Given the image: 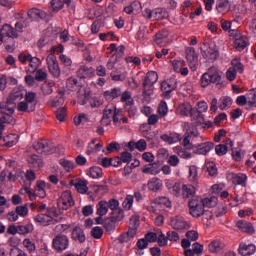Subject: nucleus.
<instances>
[{
  "mask_svg": "<svg viewBox=\"0 0 256 256\" xmlns=\"http://www.w3.org/2000/svg\"><path fill=\"white\" fill-rule=\"evenodd\" d=\"M213 149V143L211 142H205L203 144H199L196 148V153L198 155H207L209 151Z\"/></svg>",
  "mask_w": 256,
  "mask_h": 256,
  "instance_id": "nucleus-36",
  "label": "nucleus"
},
{
  "mask_svg": "<svg viewBox=\"0 0 256 256\" xmlns=\"http://www.w3.org/2000/svg\"><path fill=\"white\" fill-rule=\"evenodd\" d=\"M136 235H137V228L129 227L127 233L122 234L119 237V241H121V243H127V241H129L130 239H133V237H135Z\"/></svg>",
  "mask_w": 256,
  "mask_h": 256,
  "instance_id": "nucleus-39",
  "label": "nucleus"
},
{
  "mask_svg": "<svg viewBox=\"0 0 256 256\" xmlns=\"http://www.w3.org/2000/svg\"><path fill=\"white\" fill-rule=\"evenodd\" d=\"M45 79H47V72L43 69L36 70L35 80L45 81Z\"/></svg>",
  "mask_w": 256,
  "mask_h": 256,
  "instance_id": "nucleus-64",
  "label": "nucleus"
},
{
  "mask_svg": "<svg viewBox=\"0 0 256 256\" xmlns=\"http://www.w3.org/2000/svg\"><path fill=\"white\" fill-rule=\"evenodd\" d=\"M24 101H21L23 99ZM8 101L10 103H15L21 101L17 104L16 109L20 113H33L37 109V93L35 92H26L25 95L23 91L19 89H14L11 94L8 96Z\"/></svg>",
  "mask_w": 256,
  "mask_h": 256,
  "instance_id": "nucleus-1",
  "label": "nucleus"
},
{
  "mask_svg": "<svg viewBox=\"0 0 256 256\" xmlns=\"http://www.w3.org/2000/svg\"><path fill=\"white\" fill-rule=\"evenodd\" d=\"M189 180L192 183H197V181H199V174L197 171V166H195V165H192L189 168Z\"/></svg>",
  "mask_w": 256,
  "mask_h": 256,
  "instance_id": "nucleus-50",
  "label": "nucleus"
},
{
  "mask_svg": "<svg viewBox=\"0 0 256 256\" xmlns=\"http://www.w3.org/2000/svg\"><path fill=\"white\" fill-rule=\"evenodd\" d=\"M232 68L236 73H243V64H241V60L240 59H234L232 60L231 63Z\"/></svg>",
  "mask_w": 256,
  "mask_h": 256,
  "instance_id": "nucleus-56",
  "label": "nucleus"
},
{
  "mask_svg": "<svg viewBox=\"0 0 256 256\" xmlns=\"http://www.w3.org/2000/svg\"><path fill=\"white\" fill-rule=\"evenodd\" d=\"M121 103H125V107H131V105H135V100H133V96L130 91H122L120 95Z\"/></svg>",
  "mask_w": 256,
  "mask_h": 256,
  "instance_id": "nucleus-25",
  "label": "nucleus"
},
{
  "mask_svg": "<svg viewBox=\"0 0 256 256\" xmlns=\"http://www.w3.org/2000/svg\"><path fill=\"white\" fill-rule=\"evenodd\" d=\"M230 177L234 185H242V187L247 186V175L232 173L230 174Z\"/></svg>",
  "mask_w": 256,
  "mask_h": 256,
  "instance_id": "nucleus-24",
  "label": "nucleus"
},
{
  "mask_svg": "<svg viewBox=\"0 0 256 256\" xmlns=\"http://www.w3.org/2000/svg\"><path fill=\"white\" fill-rule=\"evenodd\" d=\"M91 235L94 239H101L103 237V228L99 226L92 228Z\"/></svg>",
  "mask_w": 256,
  "mask_h": 256,
  "instance_id": "nucleus-63",
  "label": "nucleus"
},
{
  "mask_svg": "<svg viewBox=\"0 0 256 256\" xmlns=\"http://www.w3.org/2000/svg\"><path fill=\"white\" fill-rule=\"evenodd\" d=\"M188 207L190 215L195 217L196 219H199V217L203 216V213H205V208L203 206V198L199 196L192 198L188 202Z\"/></svg>",
  "mask_w": 256,
  "mask_h": 256,
  "instance_id": "nucleus-3",
  "label": "nucleus"
},
{
  "mask_svg": "<svg viewBox=\"0 0 256 256\" xmlns=\"http://www.w3.org/2000/svg\"><path fill=\"white\" fill-rule=\"evenodd\" d=\"M28 161L34 169H41L43 167V159L36 154L31 155Z\"/></svg>",
  "mask_w": 256,
  "mask_h": 256,
  "instance_id": "nucleus-42",
  "label": "nucleus"
},
{
  "mask_svg": "<svg viewBox=\"0 0 256 256\" xmlns=\"http://www.w3.org/2000/svg\"><path fill=\"white\" fill-rule=\"evenodd\" d=\"M15 103L6 101L0 102V128L3 129V125H15Z\"/></svg>",
  "mask_w": 256,
  "mask_h": 256,
  "instance_id": "nucleus-2",
  "label": "nucleus"
},
{
  "mask_svg": "<svg viewBox=\"0 0 256 256\" xmlns=\"http://www.w3.org/2000/svg\"><path fill=\"white\" fill-rule=\"evenodd\" d=\"M159 76L157 75V72L155 71H150L146 74L144 81H143V96L144 97H149L152 93L153 90H151V87L155 85L156 81H158Z\"/></svg>",
  "mask_w": 256,
  "mask_h": 256,
  "instance_id": "nucleus-4",
  "label": "nucleus"
},
{
  "mask_svg": "<svg viewBox=\"0 0 256 256\" xmlns=\"http://www.w3.org/2000/svg\"><path fill=\"white\" fill-rule=\"evenodd\" d=\"M92 191L94 195H91V192H89L88 195H90L91 201H95V196L99 194L103 195V193H107L108 188H107V185H94L92 187Z\"/></svg>",
  "mask_w": 256,
  "mask_h": 256,
  "instance_id": "nucleus-37",
  "label": "nucleus"
},
{
  "mask_svg": "<svg viewBox=\"0 0 256 256\" xmlns=\"http://www.w3.org/2000/svg\"><path fill=\"white\" fill-rule=\"evenodd\" d=\"M59 163L61 167H63L64 170H66L67 173L70 171H73L75 169V162L67 159H60Z\"/></svg>",
  "mask_w": 256,
  "mask_h": 256,
  "instance_id": "nucleus-47",
  "label": "nucleus"
},
{
  "mask_svg": "<svg viewBox=\"0 0 256 256\" xmlns=\"http://www.w3.org/2000/svg\"><path fill=\"white\" fill-rule=\"evenodd\" d=\"M34 221L39 223V225H43V227H47L53 221V217L51 215L38 214L34 217Z\"/></svg>",
  "mask_w": 256,
  "mask_h": 256,
  "instance_id": "nucleus-28",
  "label": "nucleus"
},
{
  "mask_svg": "<svg viewBox=\"0 0 256 256\" xmlns=\"http://www.w3.org/2000/svg\"><path fill=\"white\" fill-rule=\"evenodd\" d=\"M195 188L193 187V185L188 184V185H183L182 186V197L183 199H189L191 197H193V195H195Z\"/></svg>",
  "mask_w": 256,
  "mask_h": 256,
  "instance_id": "nucleus-40",
  "label": "nucleus"
},
{
  "mask_svg": "<svg viewBox=\"0 0 256 256\" xmlns=\"http://www.w3.org/2000/svg\"><path fill=\"white\" fill-rule=\"evenodd\" d=\"M103 97L106 101H115V99H119V97H121V88L114 87L110 90H106L103 93Z\"/></svg>",
  "mask_w": 256,
  "mask_h": 256,
  "instance_id": "nucleus-12",
  "label": "nucleus"
},
{
  "mask_svg": "<svg viewBox=\"0 0 256 256\" xmlns=\"http://www.w3.org/2000/svg\"><path fill=\"white\" fill-rule=\"evenodd\" d=\"M142 173H145L146 175H159L161 170H159V167L156 164H146L141 169Z\"/></svg>",
  "mask_w": 256,
  "mask_h": 256,
  "instance_id": "nucleus-29",
  "label": "nucleus"
},
{
  "mask_svg": "<svg viewBox=\"0 0 256 256\" xmlns=\"http://www.w3.org/2000/svg\"><path fill=\"white\" fill-rule=\"evenodd\" d=\"M77 75L80 79L91 78L95 76V69H93V67L80 66Z\"/></svg>",
  "mask_w": 256,
  "mask_h": 256,
  "instance_id": "nucleus-18",
  "label": "nucleus"
},
{
  "mask_svg": "<svg viewBox=\"0 0 256 256\" xmlns=\"http://www.w3.org/2000/svg\"><path fill=\"white\" fill-rule=\"evenodd\" d=\"M208 249L210 253H215L217 255L219 253H223V249H225V244L221 240H213L208 245Z\"/></svg>",
  "mask_w": 256,
  "mask_h": 256,
  "instance_id": "nucleus-21",
  "label": "nucleus"
},
{
  "mask_svg": "<svg viewBox=\"0 0 256 256\" xmlns=\"http://www.w3.org/2000/svg\"><path fill=\"white\" fill-rule=\"evenodd\" d=\"M75 205V202H73V197L71 196L70 191H64L60 198L58 199V207L59 209H63L67 211L70 207H73Z\"/></svg>",
  "mask_w": 256,
  "mask_h": 256,
  "instance_id": "nucleus-8",
  "label": "nucleus"
},
{
  "mask_svg": "<svg viewBox=\"0 0 256 256\" xmlns=\"http://www.w3.org/2000/svg\"><path fill=\"white\" fill-rule=\"evenodd\" d=\"M72 239L74 241H79V243H85V232L81 229V227H74L72 230Z\"/></svg>",
  "mask_w": 256,
  "mask_h": 256,
  "instance_id": "nucleus-27",
  "label": "nucleus"
},
{
  "mask_svg": "<svg viewBox=\"0 0 256 256\" xmlns=\"http://www.w3.org/2000/svg\"><path fill=\"white\" fill-rule=\"evenodd\" d=\"M206 169L210 175V177H217V166L214 162H207Z\"/></svg>",
  "mask_w": 256,
  "mask_h": 256,
  "instance_id": "nucleus-55",
  "label": "nucleus"
},
{
  "mask_svg": "<svg viewBox=\"0 0 256 256\" xmlns=\"http://www.w3.org/2000/svg\"><path fill=\"white\" fill-rule=\"evenodd\" d=\"M255 251L256 247L253 244L247 245L245 243H241L238 248V253L242 256H251L255 254Z\"/></svg>",
  "mask_w": 256,
  "mask_h": 256,
  "instance_id": "nucleus-20",
  "label": "nucleus"
},
{
  "mask_svg": "<svg viewBox=\"0 0 256 256\" xmlns=\"http://www.w3.org/2000/svg\"><path fill=\"white\" fill-rule=\"evenodd\" d=\"M217 201L218 199L215 196H212L210 198H204L202 199L203 207H215L217 205Z\"/></svg>",
  "mask_w": 256,
  "mask_h": 256,
  "instance_id": "nucleus-53",
  "label": "nucleus"
},
{
  "mask_svg": "<svg viewBox=\"0 0 256 256\" xmlns=\"http://www.w3.org/2000/svg\"><path fill=\"white\" fill-rule=\"evenodd\" d=\"M102 148H103L102 143L95 144V140H92L88 146L87 153L88 155L91 153H97V151H101Z\"/></svg>",
  "mask_w": 256,
  "mask_h": 256,
  "instance_id": "nucleus-52",
  "label": "nucleus"
},
{
  "mask_svg": "<svg viewBox=\"0 0 256 256\" xmlns=\"http://www.w3.org/2000/svg\"><path fill=\"white\" fill-rule=\"evenodd\" d=\"M33 149L40 155H51V153H55V146L47 140H38L34 142Z\"/></svg>",
  "mask_w": 256,
  "mask_h": 256,
  "instance_id": "nucleus-6",
  "label": "nucleus"
},
{
  "mask_svg": "<svg viewBox=\"0 0 256 256\" xmlns=\"http://www.w3.org/2000/svg\"><path fill=\"white\" fill-rule=\"evenodd\" d=\"M177 89V79L176 78H170L168 80H165L161 84V90L165 93H171L172 91H175Z\"/></svg>",
  "mask_w": 256,
  "mask_h": 256,
  "instance_id": "nucleus-17",
  "label": "nucleus"
},
{
  "mask_svg": "<svg viewBox=\"0 0 256 256\" xmlns=\"http://www.w3.org/2000/svg\"><path fill=\"white\" fill-rule=\"evenodd\" d=\"M47 67L49 73L55 78L59 79L61 77V68H59V63L57 62V57L55 55L50 54L46 58Z\"/></svg>",
  "mask_w": 256,
  "mask_h": 256,
  "instance_id": "nucleus-7",
  "label": "nucleus"
},
{
  "mask_svg": "<svg viewBox=\"0 0 256 256\" xmlns=\"http://www.w3.org/2000/svg\"><path fill=\"white\" fill-rule=\"evenodd\" d=\"M178 113L182 117H187V115H193V106L189 103L180 104L178 107Z\"/></svg>",
  "mask_w": 256,
  "mask_h": 256,
  "instance_id": "nucleus-33",
  "label": "nucleus"
},
{
  "mask_svg": "<svg viewBox=\"0 0 256 256\" xmlns=\"http://www.w3.org/2000/svg\"><path fill=\"white\" fill-rule=\"evenodd\" d=\"M226 145H229V147L231 148L232 158L234 159V161H241V149H234L231 139L226 140Z\"/></svg>",
  "mask_w": 256,
  "mask_h": 256,
  "instance_id": "nucleus-45",
  "label": "nucleus"
},
{
  "mask_svg": "<svg viewBox=\"0 0 256 256\" xmlns=\"http://www.w3.org/2000/svg\"><path fill=\"white\" fill-rule=\"evenodd\" d=\"M167 17H169V13L167 12V10H165V8H156L153 11V19L155 21H159L161 19H167Z\"/></svg>",
  "mask_w": 256,
  "mask_h": 256,
  "instance_id": "nucleus-41",
  "label": "nucleus"
},
{
  "mask_svg": "<svg viewBox=\"0 0 256 256\" xmlns=\"http://www.w3.org/2000/svg\"><path fill=\"white\" fill-rule=\"evenodd\" d=\"M147 187L149 191H154L156 193L157 191H161L163 181L157 177H154L148 181Z\"/></svg>",
  "mask_w": 256,
  "mask_h": 256,
  "instance_id": "nucleus-22",
  "label": "nucleus"
},
{
  "mask_svg": "<svg viewBox=\"0 0 256 256\" xmlns=\"http://www.w3.org/2000/svg\"><path fill=\"white\" fill-rule=\"evenodd\" d=\"M29 66L26 70V73L29 75H32V73H35L37 69H39V65H41V60L37 57H32V59L28 62Z\"/></svg>",
  "mask_w": 256,
  "mask_h": 256,
  "instance_id": "nucleus-34",
  "label": "nucleus"
},
{
  "mask_svg": "<svg viewBox=\"0 0 256 256\" xmlns=\"http://www.w3.org/2000/svg\"><path fill=\"white\" fill-rule=\"evenodd\" d=\"M51 8L53 11L57 12V11H61V9H63V5H65V3L61 0H52L50 2Z\"/></svg>",
  "mask_w": 256,
  "mask_h": 256,
  "instance_id": "nucleus-61",
  "label": "nucleus"
},
{
  "mask_svg": "<svg viewBox=\"0 0 256 256\" xmlns=\"http://www.w3.org/2000/svg\"><path fill=\"white\" fill-rule=\"evenodd\" d=\"M196 124L198 125H204V127H212L213 123L211 121H205V118L203 117V114H201V111H196Z\"/></svg>",
  "mask_w": 256,
  "mask_h": 256,
  "instance_id": "nucleus-49",
  "label": "nucleus"
},
{
  "mask_svg": "<svg viewBox=\"0 0 256 256\" xmlns=\"http://www.w3.org/2000/svg\"><path fill=\"white\" fill-rule=\"evenodd\" d=\"M70 185H73L75 189L78 191V193L85 194L88 191L87 187V181L85 180H78V182H73V180L70 181Z\"/></svg>",
  "mask_w": 256,
  "mask_h": 256,
  "instance_id": "nucleus-38",
  "label": "nucleus"
},
{
  "mask_svg": "<svg viewBox=\"0 0 256 256\" xmlns=\"http://www.w3.org/2000/svg\"><path fill=\"white\" fill-rule=\"evenodd\" d=\"M216 10L221 15H225L229 11V0H218Z\"/></svg>",
  "mask_w": 256,
  "mask_h": 256,
  "instance_id": "nucleus-43",
  "label": "nucleus"
},
{
  "mask_svg": "<svg viewBox=\"0 0 256 256\" xmlns=\"http://www.w3.org/2000/svg\"><path fill=\"white\" fill-rule=\"evenodd\" d=\"M34 192L37 194L38 197H40V199H45L47 197V193L45 192V181H37Z\"/></svg>",
  "mask_w": 256,
  "mask_h": 256,
  "instance_id": "nucleus-35",
  "label": "nucleus"
},
{
  "mask_svg": "<svg viewBox=\"0 0 256 256\" xmlns=\"http://www.w3.org/2000/svg\"><path fill=\"white\" fill-rule=\"evenodd\" d=\"M202 253H203V245L199 244L198 242L192 245V249H188L184 251L185 256L201 255Z\"/></svg>",
  "mask_w": 256,
  "mask_h": 256,
  "instance_id": "nucleus-32",
  "label": "nucleus"
},
{
  "mask_svg": "<svg viewBox=\"0 0 256 256\" xmlns=\"http://www.w3.org/2000/svg\"><path fill=\"white\" fill-rule=\"evenodd\" d=\"M154 43L159 45L160 47H165V45H169V31L162 30L158 32L154 37Z\"/></svg>",
  "mask_w": 256,
  "mask_h": 256,
  "instance_id": "nucleus-11",
  "label": "nucleus"
},
{
  "mask_svg": "<svg viewBox=\"0 0 256 256\" xmlns=\"http://www.w3.org/2000/svg\"><path fill=\"white\" fill-rule=\"evenodd\" d=\"M115 225H117V222L110 216L104 220V229L111 233V231H115Z\"/></svg>",
  "mask_w": 256,
  "mask_h": 256,
  "instance_id": "nucleus-46",
  "label": "nucleus"
},
{
  "mask_svg": "<svg viewBox=\"0 0 256 256\" xmlns=\"http://www.w3.org/2000/svg\"><path fill=\"white\" fill-rule=\"evenodd\" d=\"M122 207L126 209V211H129L131 207H133V196L127 195L125 200L122 203Z\"/></svg>",
  "mask_w": 256,
  "mask_h": 256,
  "instance_id": "nucleus-62",
  "label": "nucleus"
},
{
  "mask_svg": "<svg viewBox=\"0 0 256 256\" xmlns=\"http://www.w3.org/2000/svg\"><path fill=\"white\" fill-rule=\"evenodd\" d=\"M1 35H4L5 37H11L12 39H17V37H19V34H17L15 28L9 24L3 25L1 29Z\"/></svg>",
  "mask_w": 256,
  "mask_h": 256,
  "instance_id": "nucleus-23",
  "label": "nucleus"
},
{
  "mask_svg": "<svg viewBox=\"0 0 256 256\" xmlns=\"http://www.w3.org/2000/svg\"><path fill=\"white\" fill-rule=\"evenodd\" d=\"M115 151H119V143L111 142L110 144L107 145L106 150H103V153L109 155V153H113Z\"/></svg>",
  "mask_w": 256,
  "mask_h": 256,
  "instance_id": "nucleus-58",
  "label": "nucleus"
},
{
  "mask_svg": "<svg viewBox=\"0 0 256 256\" xmlns=\"http://www.w3.org/2000/svg\"><path fill=\"white\" fill-rule=\"evenodd\" d=\"M96 209V213L100 215V217H105V215L109 213V203H107L106 200H101L98 202Z\"/></svg>",
  "mask_w": 256,
  "mask_h": 256,
  "instance_id": "nucleus-30",
  "label": "nucleus"
},
{
  "mask_svg": "<svg viewBox=\"0 0 256 256\" xmlns=\"http://www.w3.org/2000/svg\"><path fill=\"white\" fill-rule=\"evenodd\" d=\"M170 223L171 227L177 231H182V229H189V227H191L189 223L181 217L172 218Z\"/></svg>",
  "mask_w": 256,
  "mask_h": 256,
  "instance_id": "nucleus-15",
  "label": "nucleus"
},
{
  "mask_svg": "<svg viewBox=\"0 0 256 256\" xmlns=\"http://www.w3.org/2000/svg\"><path fill=\"white\" fill-rule=\"evenodd\" d=\"M27 15L29 19H31L32 21H39V19H47V14L45 13V11L37 8L30 9Z\"/></svg>",
  "mask_w": 256,
  "mask_h": 256,
  "instance_id": "nucleus-19",
  "label": "nucleus"
},
{
  "mask_svg": "<svg viewBox=\"0 0 256 256\" xmlns=\"http://www.w3.org/2000/svg\"><path fill=\"white\" fill-rule=\"evenodd\" d=\"M201 53L204 59H207V61H216V59L219 57V52L215 50V48L209 47L207 43H204L201 47Z\"/></svg>",
  "mask_w": 256,
  "mask_h": 256,
  "instance_id": "nucleus-9",
  "label": "nucleus"
},
{
  "mask_svg": "<svg viewBox=\"0 0 256 256\" xmlns=\"http://www.w3.org/2000/svg\"><path fill=\"white\" fill-rule=\"evenodd\" d=\"M77 97L79 105H87V103L91 101V91L87 90L86 88H81L77 92Z\"/></svg>",
  "mask_w": 256,
  "mask_h": 256,
  "instance_id": "nucleus-14",
  "label": "nucleus"
},
{
  "mask_svg": "<svg viewBox=\"0 0 256 256\" xmlns=\"http://www.w3.org/2000/svg\"><path fill=\"white\" fill-rule=\"evenodd\" d=\"M206 73H208V76L212 83H219V81H221V74L219 73V69H217V67H210Z\"/></svg>",
  "mask_w": 256,
  "mask_h": 256,
  "instance_id": "nucleus-31",
  "label": "nucleus"
},
{
  "mask_svg": "<svg viewBox=\"0 0 256 256\" xmlns=\"http://www.w3.org/2000/svg\"><path fill=\"white\" fill-rule=\"evenodd\" d=\"M116 109L114 106H106L104 109L103 117L101 119V124L104 126L111 124V117H113Z\"/></svg>",
  "mask_w": 256,
  "mask_h": 256,
  "instance_id": "nucleus-13",
  "label": "nucleus"
},
{
  "mask_svg": "<svg viewBox=\"0 0 256 256\" xmlns=\"http://www.w3.org/2000/svg\"><path fill=\"white\" fill-rule=\"evenodd\" d=\"M4 141V146L5 147H13L14 145H17L19 141V136L15 134H10L3 139Z\"/></svg>",
  "mask_w": 256,
  "mask_h": 256,
  "instance_id": "nucleus-44",
  "label": "nucleus"
},
{
  "mask_svg": "<svg viewBox=\"0 0 256 256\" xmlns=\"http://www.w3.org/2000/svg\"><path fill=\"white\" fill-rule=\"evenodd\" d=\"M89 175L92 179H101V177H103V169L98 166H93L89 169Z\"/></svg>",
  "mask_w": 256,
  "mask_h": 256,
  "instance_id": "nucleus-48",
  "label": "nucleus"
},
{
  "mask_svg": "<svg viewBox=\"0 0 256 256\" xmlns=\"http://www.w3.org/2000/svg\"><path fill=\"white\" fill-rule=\"evenodd\" d=\"M116 223H119V221H123V218L125 217L123 210H114L112 212V215L110 216Z\"/></svg>",
  "mask_w": 256,
  "mask_h": 256,
  "instance_id": "nucleus-57",
  "label": "nucleus"
},
{
  "mask_svg": "<svg viewBox=\"0 0 256 256\" xmlns=\"http://www.w3.org/2000/svg\"><path fill=\"white\" fill-rule=\"evenodd\" d=\"M33 231L32 224L20 225L18 226V233L19 235H28Z\"/></svg>",
  "mask_w": 256,
  "mask_h": 256,
  "instance_id": "nucleus-54",
  "label": "nucleus"
},
{
  "mask_svg": "<svg viewBox=\"0 0 256 256\" xmlns=\"http://www.w3.org/2000/svg\"><path fill=\"white\" fill-rule=\"evenodd\" d=\"M154 205H164L165 207H171V201L167 197H158L153 201Z\"/></svg>",
  "mask_w": 256,
  "mask_h": 256,
  "instance_id": "nucleus-59",
  "label": "nucleus"
},
{
  "mask_svg": "<svg viewBox=\"0 0 256 256\" xmlns=\"http://www.w3.org/2000/svg\"><path fill=\"white\" fill-rule=\"evenodd\" d=\"M169 111V108H167V103L165 101L160 102L158 106V115L160 117H165Z\"/></svg>",
  "mask_w": 256,
  "mask_h": 256,
  "instance_id": "nucleus-60",
  "label": "nucleus"
},
{
  "mask_svg": "<svg viewBox=\"0 0 256 256\" xmlns=\"http://www.w3.org/2000/svg\"><path fill=\"white\" fill-rule=\"evenodd\" d=\"M23 247H25V249L30 254L33 253L34 251H36V249H37V247L35 246V242L29 238H26L23 240Z\"/></svg>",
  "mask_w": 256,
  "mask_h": 256,
  "instance_id": "nucleus-51",
  "label": "nucleus"
},
{
  "mask_svg": "<svg viewBox=\"0 0 256 256\" xmlns=\"http://www.w3.org/2000/svg\"><path fill=\"white\" fill-rule=\"evenodd\" d=\"M52 247L56 253H63L69 247V237L64 234L56 235L52 240Z\"/></svg>",
  "mask_w": 256,
  "mask_h": 256,
  "instance_id": "nucleus-5",
  "label": "nucleus"
},
{
  "mask_svg": "<svg viewBox=\"0 0 256 256\" xmlns=\"http://www.w3.org/2000/svg\"><path fill=\"white\" fill-rule=\"evenodd\" d=\"M249 45V39L246 36H241L240 34L235 35L234 47L237 51H243L245 47Z\"/></svg>",
  "mask_w": 256,
  "mask_h": 256,
  "instance_id": "nucleus-16",
  "label": "nucleus"
},
{
  "mask_svg": "<svg viewBox=\"0 0 256 256\" xmlns=\"http://www.w3.org/2000/svg\"><path fill=\"white\" fill-rule=\"evenodd\" d=\"M186 59L188 65L192 71H197L198 56L195 52V48L189 47L186 49Z\"/></svg>",
  "mask_w": 256,
  "mask_h": 256,
  "instance_id": "nucleus-10",
  "label": "nucleus"
},
{
  "mask_svg": "<svg viewBox=\"0 0 256 256\" xmlns=\"http://www.w3.org/2000/svg\"><path fill=\"white\" fill-rule=\"evenodd\" d=\"M237 227L240 231H243V233H255V228H253V224H251V222L240 220L237 222Z\"/></svg>",
  "mask_w": 256,
  "mask_h": 256,
  "instance_id": "nucleus-26",
  "label": "nucleus"
}]
</instances>
